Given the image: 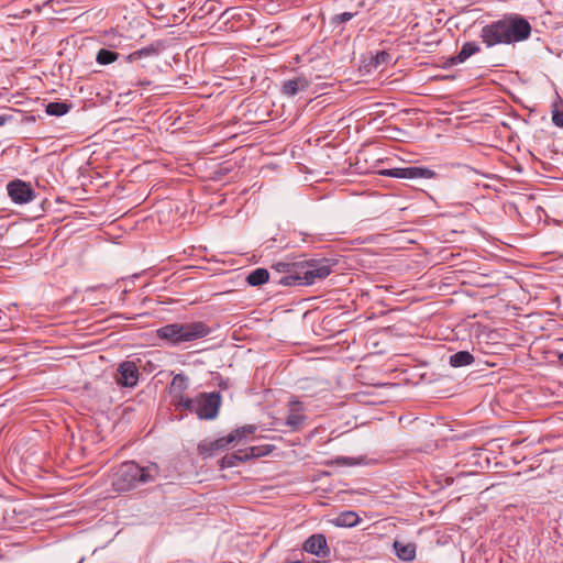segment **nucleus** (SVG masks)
I'll list each match as a JSON object with an SVG mask.
<instances>
[{
	"label": "nucleus",
	"mask_w": 563,
	"mask_h": 563,
	"mask_svg": "<svg viewBox=\"0 0 563 563\" xmlns=\"http://www.w3.org/2000/svg\"><path fill=\"white\" fill-rule=\"evenodd\" d=\"M271 268L272 273L262 267L252 271L247 275L246 282L251 286H261L269 279L286 287L308 286L318 279H324L332 272V265L327 258L276 262Z\"/></svg>",
	"instance_id": "1"
},
{
	"label": "nucleus",
	"mask_w": 563,
	"mask_h": 563,
	"mask_svg": "<svg viewBox=\"0 0 563 563\" xmlns=\"http://www.w3.org/2000/svg\"><path fill=\"white\" fill-rule=\"evenodd\" d=\"M531 31V24L526 18L518 13H508L484 25L479 37L487 47L510 45L528 40Z\"/></svg>",
	"instance_id": "2"
},
{
	"label": "nucleus",
	"mask_w": 563,
	"mask_h": 563,
	"mask_svg": "<svg viewBox=\"0 0 563 563\" xmlns=\"http://www.w3.org/2000/svg\"><path fill=\"white\" fill-rule=\"evenodd\" d=\"M159 474L157 464L140 466L134 461L122 463L112 475V487L118 493H125L141 484L153 483Z\"/></svg>",
	"instance_id": "3"
},
{
	"label": "nucleus",
	"mask_w": 563,
	"mask_h": 563,
	"mask_svg": "<svg viewBox=\"0 0 563 563\" xmlns=\"http://www.w3.org/2000/svg\"><path fill=\"white\" fill-rule=\"evenodd\" d=\"M211 328L203 321L174 322L165 324L156 330L158 339L172 346H179L208 336Z\"/></svg>",
	"instance_id": "4"
},
{
	"label": "nucleus",
	"mask_w": 563,
	"mask_h": 563,
	"mask_svg": "<svg viewBox=\"0 0 563 563\" xmlns=\"http://www.w3.org/2000/svg\"><path fill=\"white\" fill-rule=\"evenodd\" d=\"M222 397L219 391L200 393L197 396L196 415L201 420H213L218 417Z\"/></svg>",
	"instance_id": "5"
},
{
	"label": "nucleus",
	"mask_w": 563,
	"mask_h": 563,
	"mask_svg": "<svg viewBox=\"0 0 563 563\" xmlns=\"http://www.w3.org/2000/svg\"><path fill=\"white\" fill-rule=\"evenodd\" d=\"M380 175L394 177V178H404V179H417V178H434L435 172L426 167H402V168H390L384 169L380 172Z\"/></svg>",
	"instance_id": "6"
},
{
	"label": "nucleus",
	"mask_w": 563,
	"mask_h": 563,
	"mask_svg": "<svg viewBox=\"0 0 563 563\" xmlns=\"http://www.w3.org/2000/svg\"><path fill=\"white\" fill-rule=\"evenodd\" d=\"M140 377L139 367L133 361L122 362L115 373V383L121 387L133 388L137 385Z\"/></svg>",
	"instance_id": "7"
},
{
	"label": "nucleus",
	"mask_w": 563,
	"mask_h": 563,
	"mask_svg": "<svg viewBox=\"0 0 563 563\" xmlns=\"http://www.w3.org/2000/svg\"><path fill=\"white\" fill-rule=\"evenodd\" d=\"M7 190L9 197L15 203H26L34 198V190L32 189L30 184L21 179L10 181L7 185Z\"/></svg>",
	"instance_id": "8"
},
{
	"label": "nucleus",
	"mask_w": 563,
	"mask_h": 563,
	"mask_svg": "<svg viewBox=\"0 0 563 563\" xmlns=\"http://www.w3.org/2000/svg\"><path fill=\"white\" fill-rule=\"evenodd\" d=\"M303 550L322 559L330 555V548L328 547L327 539L321 533H316L309 537L303 543Z\"/></svg>",
	"instance_id": "9"
},
{
	"label": "nucleus",
	"mask_w": 563,
	"mask_h": 563,
	"mask_svg": "<svg viewBox=\"0 0 563 563\" xmlns=\"http://www.w3.org/2000/svg\"><path fill=\"white\" fill-rule=\"evenodd\" d=\"M303 405L297 399H291L288 404V415L286 426L292 431L299 430L305 423L307 417L303 413Z\"/></svg>",
	"instance_id": "10"
},
{
	"label": "nucleus",
	"mask_w": 563,
	"mask_h": 563,
	"mask_svg": "<svg viewBox=\"0 0 563 563\" xmlns=\"http://www.w3.org/2000/svg\"><path fill=\"white\" fill-rule=\"evenodd\" d=\"M309 85L310 81L303 76L288 79L283 82L282 93L287 97H294L299 91L306 90Z\"/></svg>",
	"instance_id": "11"
},
{
	"label": "nucleus",
	"mask_w": 563,
	"mask_h": 563,
	"mask_svg": "<svg viewBox=\"0 0 563 563\" xmlns=\"http://www.w3.org/2000/svg\"><path fill=\"white\" fill-rule=\"evenodd\" d=\"M232 443H234V438L229 433L227 437H222L217 440L203 441L199 444V451L201 453L212 454V452L223 450Z\"/></svg>",
	"instance_id": "12"
},
{
	"label": "nucleus",
	"mask_w": 563,
	"mask_h": 563,
	"mask_svg": "<svg viewBox=\"0 0 563 563\" xmlns=\"http://www.w3.org/2000/svg\"><path fill=\"white\" fill-rule=\"evenodd\" d=\"M481 51L479 45L476 42H466L463 44L457 55L451 57L448 63L449 65H457L464 63L467 58Z\"/></svg>",
	"instance_id": "13"
},
{
	"label": "nucleus",
	"mask_w": 563,
	"mask_h": 563,
	"mask_svg": "<svg viewBox=\"0 0 563 563\" xmlns=\"http://www.w3.org/2000/svg\"><path fill=\"white\" fill-rule=\"evenodd\" d=\"M394 549L396 555L405 562H411L416 558V545L413 543H401L399 541H395Z\"/></svg>",
	"instance_id": "14"
},
{
	"label": "nucleus",
	"mask_w": 563,
	"mask_h": 563,
	"mask_svg": "<svg viewBox=\"0 0 563 563\" xmlns=\"http://www.w3.org/2000/svg\"><path fill=\"white\" fill-rule=\"evenodd\" d=\"M474 361L473 354L468 351H459L450 356L449 364L452 367H462L473 364Z\"/></svg>",
	"instance_id": "15"
},
{
	"label": "nucleus",
	"mask_w": 563,
	"mask_h": 563,
	"mask_svg": "<svg viewBox=\"0 0 563 563\" xmlns=\"http://www.w3.org/2000/svg\"><path fill=\"white\" fill-rule=\"evenodd\" d=\"M247 461V455H245L244 450H240L239 452L230 453L224 455L220 461L221 468H229L236 466L239 463Z\"/></svg>",
	"instance_id": "16"
},
{
	"label": "nucleus",
	"mask_w": 563,
	"mask_h": 563,
	"mask_svg": "<svg viewBox=\"0 0 563 563\" xmlns=\"http://www.w3.org/2000/svg\"><path fill=\"white\" fill-rule=\"evenodd\" d=\"M188 388V377L184 374H176L173 377L170 384V393L175 397L176 395H184L186 389Z\"/></svg>",
	"instance_id": "17"
},
{
	"label": "nucleus",
	"mask_w": 563,
	"mask_h": 563,
	"mask_svg": "<svg viewBox=\"0 0 563 563\" xmlns=\"http://www.w3.org/2000/svg\"><path fill=\"white\" fill-rule=\"evenodd\" d=\"M360 518L354 511H343L334 520L338 527H354L358 523Z\"/></svg>",
	"instance_id": "18"
},
{
	"label": "nucleus",
	"mask_w": 563,
	"mask_h": 563,
	"mask_svg": "<svg viewBox=\"0 0 563 563\" xmlns=\"http://www.w3.org/2000/svg\"><path fill=\"white\" fill-rule=\"evenodd\" d=\"M174 399L176 409L194 411L196 413L197 396L195 398H187L184 395H176Z\"/></svg>",
	"instance_id": "19"
},
{
	"label": "nucleus",
	"mask_w": 563,
	"mask_h": 563,
	"mask_svg": "<svg viewBox=\"0 0 563 563\" xmlns=\"http://www.w3.org/2000/svg\"><path fill=\"white\" fill-rule=\"evenodd\" d=\"M255 431H256V427L254 424H245L241 428H238V429L231 431L230 435H233L234 443H239V442L247 439L252 434H254Z\"/></svg>",
	"instance_id": "20"
},
{
	"label": "nucleus",
	"mask_w": 563,
	"mask_h": 563,
	"mask_svg": "<svg viewBox=\"0 0 563 563\" xmlns=\"http://www.w3.org/2000/svg\"><path fill=\"white\" fill-rule=\"evenodd\" d=\"M118 58H119V53L110 51V49H107V48L99 49L97 55H96V62L99 65L112 64Z\"/></svg>",
	"instance_id": "21"
},
{
	"label": "nucleus",
	"mask_w": 563,
	"mask_h": 563,
	"mask_svg": "<svg viewBox=\"0 0 563 563\" xmlns=\"http://www.w3.org/2000/svg\"><path fill=\"white\" fill-rule=\"evenodd\" d=\"M156 53H157V49L151 45V46H146V47H143L141 49H137V51H134V52L130 53L125 57V59L129 63H133V62H136V60H139L141 58H146V57L153 56Z\"/></svg>",
	"instance_id": "22"
},
{
	"label": "nucleus",
	"mask_w": 563,
	"mask_h": 563,
	"mask_svg": "<svg viewBox=\"0 0 563 563\" xmlns=\"http://www.w3.org/2000/svg\"><path fill=\"white\" fill-rule=\"evenodd\" d=\"M70 106L66 102H49L46 106V113L49 115L62 117L66 114Z\"/></svg>",
	"instance_id": "23"
},
{
	"label": "nucleus",
	"mask_w": 563,
	"mask_h": 563,
	"mask_svg": "<svg viewBox=\"0 0 563 563\" xmlns=\"http://www.w3.org/2000/svg\"><path fill=\"white\" fill-rule=\"evenodd\" d=\"M272 451L269 446H251L244 450L245 455H247V460L252 457H260L268 454Z\"/></svg>",
	"instance_id": "24"
},
{
	"label": "nucleus",
	"mask_w": 563,
	"mask_h": 563,
	"mask_svg": "<svg viewBox=\"0 0 563 563\" xmlns=\"http://www.w3.org/2000/svg\"><path fill=\"white\" fill-rule=\"evenodd\" d=\"M357 13H353V12H343V13H340V14H335L331 18L330 20V24L334 27L339 26L340 24L342 23H345V22H349L350 20H352Z\"/></svg>",
	"instance_id": "25"
},
{
	"label": "nucleus",
	"mask_w": 563,
	"mask_h": 563,
	"mask_svg": "<svg viewBox=\"0 0 563 563\" xmlns=\"http://www.w3.org/2000/svg\"><path fill=\"white\" fill-rule=\"evenodd\" d=\"M390 60L389 53L385 51H379L376 53V55L372 58V65L377 68L384 64H387Z\"/></svg>",
	"instance_id": "26"
},
{
	"label": "nucleus",
	"mask_w": 563,
	"mask_h": 563,
	"mask_svg": "<svg viewBox=\"0 0 563 563\" xmlns=\"http://www.w3.org/2000/svg\"><path fill=\"white\" fill-rule=\"evenodd\" d=\"M552 121L556 126L563 128V110H554Z\"/></svg>",
	"instance_id": "27"
},
{
	"label": "nucleus",
	"mask_w": 563,
	"mask_h": 563,
	"mask_svg": "<svg viewBox=\"0 0 563 563\" xmlns=\"http://www.w3.org/2000/svg\"><path fill=\"white\" fill-rule=\"evenodd\" d=\"M11 118V115H7V114H0V126L1 125H4L5 122Z\"/></svg>",
	"instance_id": "28"
},
{
	"label": "nucleus",
	"mask_w": 563,
	"mask_h": 563,
	"mask_svg": "<svg viewBox=\"0 0 563 563\" xmlns=\"http://www.w3.org/2000/svg\"><path fill=\"white\" fill-rule=\"evenodd\" d=\"M341 461L346 465H352L351 459L349 457H342Z\"/></svg>",
	"instance_id": "29"
},
{
	"label": "nucleus",
	"mask_w": 563,
	"mask_h": 563,
	"mask_svg": "<svg viewBox=\"0 0 563 563\" xmlns=\"http://www.w3.org/2000/svg\"><path fill=\"white\" fill-rule=\"evenodd\" d=\"M559 360H560V362L563 364V353H561V354L559 355Z\"/></svg>",
	"instance_id": "30"
}]
</instances>
